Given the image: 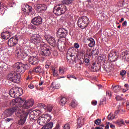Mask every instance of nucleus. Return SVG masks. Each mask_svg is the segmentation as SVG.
I'll return each mask as SVG.
<instances>
[{
    "instance_id": "1",
    "label": "nucleus",
    "mask_w": 129,
    "mask_h": 129,
    "mask_svg": "<svg viewBox=\"0 0 129 129\" xmlns=\"http://www.w3.org/2000/svg\"><path fill=\"white\" fill-rule=\"evenodd\" d=\"M12 101L13 102L18 103V107L20 108L21 110H23V108H24V109H29V108H30V107H32V106L34 105V103H35V101L33 99L26 101V99L21 97L14 99Z\"/></svg>"
},
{
    "instance_id": "2",
    "label": "nucleus",
    "mask_w": 129,
    "mask_h": 129,
    "mask_svg": "<svg viewBox=\"0 0 129 129\" xmlns=\"http://www.w3.org/2000/svg\"><path fill=\"white\" fill-rule=\"evenodd\" d=\"M40 53L45 57H50L52 54V47L49 45L45 44L42 42L40 44Z\"/></svg>"
},
{
    "instance_id": "3",
    "label": "nucleus",
    "mask_w": 129,
    "mask_h": 129,
    "mask_svg": "<svg viewBox=\"0 0 129 129\" xmlns=\"http://www.w3.org/2000/svg\"><path fill=\"white\" fill-rule=\"evenodd\" d=\"M16 115L20 119L17 121V124L19 125H24L27 120V117L29 115V112H25L23 110L18 111V113H16Z\"/></svg>"
},
{
    "instance_id": "4",
    "label": "nucleus",
    "mask_w": 129,
    "mask_h": 129,
    "mask_svg": "<svg viewBox=\"0 0 129 129\" xmlns=\"http://www.w3.org/2000/svg\"><path fill=\"white\" fill-rule=\"evenodd\" d=\"M67 11V7L65 5L61 4H57L53 8V13L56 16H61V15L64 14Z\"/></svg>"
},
{
    "instance_id": "5",
    "label": "nucleus",
    "mask_w": 129,
    "mask_h": 129,
    "mask_svg": "<svg viewBox=\"0 0 129 129\" xmlns=\"http://www.w3.org/2000/svg\"><path fill=\"white\" fill-rule=\"evenodd\" d=\"M12 104L13 105H15V106L6 110L5 112V114H6L7 116L13 115L14 112H15V113H18L19 111H21V109H20L19 105H18L19 103L13 102L12 101Z\"/></svg>"
},
{
    "instance_id": "6",
    "label": "nucleus",
    "mask_w": 129,
    "mask_h": 129,
    "mask_svg": "<svg viewBox=\"0 0 129 129\" xmlns=\"http://www.w3.org/2000/svg\"><path fill=\"white\" fill-rule=\"evenodd\" d=\"M7 79L14 83H20L21 82V75L16 72H12L7 76Z\"/></svg>"
},
{
    "instance_id": "7",
    "label": "nucleus",
    "mask_w": 129,
    "mask_h": 129,
    "mask_svg": "<svg viewBox=\"0 0 129 129\" xmlns=\"http://www.w3.org/2000/svg\"><path fill=\"white\" fill-rule=\"evenodd\" d=\"M29 64H25L22 62H17L14 66L15 70H16L17 72H18L19 74H20V73H24L25 70L29 69Z\"/></svg>"
},
{
    "instance_id": "8",
    "label": "nucleus",
    "mask_w": 129,
    "mask_h": 129,
    "mask_svg": "<svg viewBox=\"0 0 129 129\" xmlns=\"http://www.w3.org/2000/svg\"><path fill=\"white\" fill-rule=\"evenodd\" d=\"M78 26L81 29H85L89 24V19L86 16L80 17L78 20Z\"/></svg>"
},
{
    "instance_id": "9",
    "label": "nucleus",
    "mask_w": 129,
    "mask_h": 129,
    "mask_svg": "<svg viewBox=\"0 0 129 129\" xmlns=\"http://www.w3.org/2000/svg\"><path fill=\"white\" fill-rule=\"evenodd\" d=\"M51 115L49 114H45L39 117L37 120V123L40 125H44L51 120Z\"/></svg>"
},
{
    "instance_id": "10",
    "label": "nucleus",
    "mask_w": 129,
    "mask_h": 129,
    "mask_svg": "<svg viewBox=\"0 0 129 129\" xmlns=\"http://www.w3.org/2000/svg\"><path fill=\"white\" fill-rule=\"evenodd\" d=\"M68 35V30L64 28H59L57 31L56 36L59 39H65Z\"/></svg>"
},
{
    "instance_id": "11",
    "label": "nucleus",
    "mask_w": 129,
    "mask_h": 129,
    "mask_svg": "<svg viewBox=\"0 0 129 129\" xmlns=\"http://www.w3.org/2000/svg\"><path fill=\"white\" fill-rule=\"evenodd\" d=\"M31 42L37 45L39 43H41V38L40 35H39V32H36V34H33L31 37Z\"/></svg>"
},
{
    "instance_id": "12",
    "label": "nucleus",
    "mask_w": 129,
    "mask_h": 129,
    "mask_svg": "<svg viewBox=\"0 0 129 129\" xmlns=\"http://www.w3.org/2000/svg\"><path fill=\"white\" fill-rule=\"evenodd\" d=\"M118 58V55H116V52L114 51H111L108 54V60L110 62H115Z\"/></svg>"
},
{
    "instance_id": "13",
    "label": "nucleus",
    "mask_w": 129,
    "mask_h": 129,
    "mask_svg": "<svg viewBox=\"0 0 129 129\" xmlns=\"http://www.w3.org/2000/svg\"><path fill=\"white\" fill-rule=\"evenodd\" d=\"M16 55L18 58V59H22L23 58H26L27 57L25 55V53H24V49L23 47L18 48H16V50L15 51Z\"/></svg>"
},
{
    "instance_id": "14",
    "label": "nucleus",
    "mask_w": 129,
    "mask_h": 129,
    "mask_svg": "<svg viewBox=\"0 0 129 129\" xmlns=\"http://www.w3.org/2000/svg\"><path fill=\"white\" fill-rule=\"evenodd\" d=\"M31 23L33 25H34V26H40V25H42V23H43V19H42L41 17L37 16L32 19Z\"/></svg>"
},
{
    "instance_id": "15",
    "label": "nucleus",
    "mask_w": 129,
    "mask_h": 129,
    "mask_svg": "<svg viewBox=\"0 0 129 129\" xmlns=\"http://www.w3.org/2000/svg\"><path fill=\"white\" fill-rule=\"evenodd\" d=\"M41 113V111L38 109H35L33 111H32L30 114L29 116L31 119H33V120H37V119H36V117L37 116H38V115H40Z\"/></svg>"
},
{
    "instance_id": "16",
    "label": "nucleus",
    "mask_w": 129,
    "mask_h": 129,
    "mask_svg": "<svg viewBox=\"0 0 129 129\" xmlns=\"http://www.w3.org/2000/svg\"><path fill=\"white\" fill-rule=\"evenodd\" d=\"M45 39L49 45H51V46H52L53 47L56 46L57 41L55 38L52 36H48L47 37H45Z\"/></svg>"
},
{
    "instance_id": "17",
    "label": "nucleus",
    "mask_w": 129,
    "mask_h": 129,
    "mask_svg": "<svg viewBox=\"0 0 129 129\" xmlns=\"http://www.w3.org/2000/svg\"><path fill=\"white\" fill-rule=\"evenodd\" d=\"M38 106L39 107H43L44 109L48 111V112H51L52 110H53V106L52 105H47L46 106L43 103H39L38 104Z\"/></svg>"
},
{
    "instance_id": "18",
    "label": "nucleus",
    "mask_w": 129,
    "mask_h": 129,
    "mask_svg": "<svg viewBox=\"0 0 129 129\" xmlns=\"http://www.w3.org/2000/svg\"><path fill=\"white\" fill-rule=\"evenodd\" d=\"M19 39H18V37H15V38H11L8 40V45L10 47H13V46H15L18 44V41Z\"/></svg>"
},
{
    "instance_id": "19",
    "label": "nucleus",
    "mask_w": 129,
    "mask_h": 129,
    "mask_svg": "<svg viewBox=\"0 0 129 129\" xmlns=\"http://www.w3.org/2000/svg\"><path fill=\"white\" fill-rule=\"evenodd\" d=\"M28 60L31 65H38L39 64V59L36 57L30 56Z\"/></svg>"
},
{
    "instance_id": "20",
    "label": "nucleus",
    "mask_w": 129,
    "mask_h": 129,
    "mask_svg": "<svg viewBox=\"0 0 129 129\" xmlns=\"http://www.w3.org/2000/svg\"><path fill=\"white\" fill-rule=\"evenodd\" d=\"M18 88H13L11 89L9 92V94L11 97L15 98L17 96V93L19 92Z\"/></svg>"
},
{
    "instance_id": "21",
    "label": "nucleus",
    "mask_w": 129,
    "mask_h": 129,
    "mask_svg": "<svg viewBox=\"0 0 129 129\" xmlns=\"http://www.w3.org/2000/svg\"><path fill=\"white\" fill-rule=\"evenodd\" d=\"M22 11L23 12H26L27 10L28 11L29 14L30 15H33L34 14V9L32 7V6H30L29 5H26L25 6V8H22Z\"/></svg>"
},
{
    "instance_id": "22",
    "label": "nucleus",
    "mask_w": 129,
    "mask_h": 129,
    "mask_svg": "<svg viewBox=\"0 0 129 129\" xmlns=\"http://www.w3.org/2000/svg\"><path fill=\"white\" fill-rule=\"evenodd\" d=\"M75 52H76V50L74 49V48L70 47L68 50L67 55L70 57H73L75 56Z\"/></svg>"
},
{
    "instance_id": "23",
    "label": "nucleus",
    "mask_w": 129,
    "mask_h": 129,
    "mask_svg": "<svg viewBox=\"0 0 129 129\" xmlns=\"http://www.w3.org/2000/svg\"><path fill=\"white\" fill-rule=\"evenodd\" d=\"M1 37L2 39H4V40H8L11 37V33L9 31L2 32L1 33Z\"/></svg>"
},
{
    "instance_id": "24",
    "label": "nucleus",
    "mask_w": 129,
    "mask_h": 129,
    "mask_svg": "<svg viewBox=\"0 0 129 129\" xmlns=\"http://www.w3.org/2000/svg\"><path fill=\"white\" fill-rule=\"evenodd\" d=\"M87 41H90L89 43L88 44L89 47L92 48L95 45V41L92 38H87Z\"/></svg>"
},
{
    "instance_id": "25",
    "label": "nucleus",
    "mask_w": 129,
    "mask_h": 129,
    "mask_svg": "<svg viewBox=\"0 0 129 129\" xmlns=\"http://www.w3.org/2000/svg\"><path fill=\"white\" fill-rule=\"evenodd\" d=\"M54 123L53 122H50L48 123L45 126H43L41 129H52Z\"/></svg>"
},
{
    "instance_id": "26",
    "label": "nucleus",
    "mask_w": 129,
    "mask_h": 129,
    "mask_svg": "<svg viewBox=\"0 0 129 129\" xmlns=\"http://www.w3.org/2000/svg\"><path fill=\"white\" fill-rule=\"evenodd\" d=\"M75 0H63L61 3L62 5H66V6H69L73 3Z\"/></svg>"
},
{
    "instance_id": "27",
    "label": "nucleus",
    "mask_w": 129,
    "mask_h": 129,
    "mask_svg": "<svg viewBox=\"0 0 129 129\" xmlns=\"http://www.w3.org/2000/svg\"><path fill=\"white\" fill-rule=\"evenodd\" d=\"M116 124L119 125V126H122V125H125V123L122 119H120L116 122Z\"/></svg>"
},
{
    "instance_id": "28",
    "label": "nucleus",
    "mask_w": 129,
    "mask_h": 129,
    "mask_svg": "<svg viewBox=\"0 0 129 129\" xmlns=\"http://www.w3.org/2000/svg\"><path fill=\"white\" fill-rule=\"evenodd\" d=\"M122 55L124 59H129V51H125L122 52Z\"/></svg>"
},
{
    "instance_id": "29",
    "label": "nucleus",
    "mask_w": 129,
    "mask_h": 129,
    "mask_svg": "<svg viewBox=\"0 0 129 129\" xmlns=\"http://www.w3.org/2000/svg\"><path fill=\"white\" fill-rule=\"evenodd\" d=\"M99 54V51L98 49L93 48L92 51L91 52V55H94V56H96V55H98Z\"/></svg>"
},
{
    "instance_id": "30",
    "label": "nucleus",
    "mask_w": 129,
    "mask_h": 129,
    "mask_svg": "<svg viewBox=\"0 0 129 129\" xmlns=\"http://www.w3.org/2000/svg\"><path fill=\"white\" fill-rule=\"evenodd\" d=\"M23 49V53L24 55L27 57V54L28 52H30V47L28 46L24 47Z\"/></svg>"
},
{
    "instance_id": "31",
    "label": "nucleus",
    "mask_w": 129,
    "mask_h": 129,
    "mask_svg": "<svg viewBox=\"0 0 129 129\" xmlns=\"http://www.w3.org/2000/svg\"><path fill=\"white\" fill-rule=\"evenodd\" d=\"M66 102H67V99H66L65 97H63L60 99V105L63 106L66 104Z\"/></svg>"
},
{
    "instance_id": "32",
    "label": "nucleus",
    "mask_w": 129,
    "mask_h": 129,
    "mask_svg": "<svg viewBox=\"0 0 129 129\" xmlns=\"http://www.w3.org/2000/svg\"><path fill=\"white\" fill-rule=\"evenodd\" d=\"M51 86L53 87V88H55L56 89H58L60 88V85L59 84H56V82H53L51 84Z\"/></svg>"
},
{
    "instance_id": "33",
    "label": "nucleus",
    "mask_w": 129,
    "mask_h": 129,
    "mask_svg": "<svg viewBox=\"0 0 129 129\" xmlns=\"http://www.w3.org/2000/svg\"><path fill=\"white\" fill-rule=\"evenodd\" d=\"M120 88H121L120 86H115L114 87H113V91H114V92L116 93V92H118V91L120 90Z\"/></svg>"
},
{
    "instance_id": "34",
    "label": "nucleus",
    "mask_w": 129,
    "mask_h": 129,
    "mask_svg": "<svg viewBox=\"0 0 129 129\" xmlns=\"http://www.w3.org/2000/svg\"><path fill=\"white\" fill-rule=\"evenodd\" d=\"M41 67L38 66L36 68H34V71L35 72V73H40L41 72Z\"/></svg>"
},
{
    "instance_id": "35",
    "label": "nucleus",
    "mask_w": 129,
    "mask_h": 129,
    "mask_svg": "<svg viewBox=\"0 0 129 129\" xmlns=\"http://www.w3.org/2000/svg\"><path fill=\"white\" fill-rule=\"evenodd\" d=\"M65 72L64 71V69L62 67H60L59 68V74L60 75H64Z\"/></svg>"
},
{
    "instance_id": "36",
    "label": "nucleus",
    "mask_w": 129,
    "mask_h": 129,
    "mask_svg": "<svg viewBox=\"0 0 129 129\" xmlns=\"http://www.w3.org/2000/svg\"><path fill=\"white\" fill-rule=\"evenodd\" d=\"M36 10L38 12V13H41L42 12V8L41 7V4L37 5L36 7Z\"/></svg>"
},
{
    "instance_id": "37",
    "label": "nucleus",
    "mask_w": 129,
    "mask_h": 129,
    "mask_svg": "<svg viewBox=\"0 0 129 129\" xmlns=\"http://www.w3.org/2000/svg\"><path fill=\"white\" fill-rule=\"evenodd\" d=\"M108 119L110 120V119H114L115 118V115H113L112 113H110L107 116Z\"/></svg>"
},
{
    "instance_id": "38",
    "label": "nucleus",
    "mask_w": 129,
    "mask_h": 129,
    "mask_svg": "<svg viewBox=\"0 0 129 129\" xmlns=\"http://www.w3.org/2000/svg\"><path fill=\"white\" fill-rule=\"evenodd\" d=\"M84 61L85 62V65H86V66H88L89 65H90V62H89L90 61V59H89V58H84Z\"/></svg>"
},
{
    "instance_id": "39",
    "label": "nucleus",
    "mask_w": 129,
    "mask_h": 129,
    "mask_svg": "<svg viewBox=\"0 0 129 129\" xmlns=\"http://www.w3.org/2000/svg\"><path fill=\"white\" fill-rule=\"evenodd\" d=\"M94 124L96 125H100V123L101 122V120L99 118H98L94 121Z\"/></svg>"
},
{
    "instance_id": "40",
    "label": "nucleus",
    "mask_w": 129,
    "mask_h": 129,
    "mask_svg": "<svg viewBox=\"0 0 129 129\" xmlns=\"http://www.w3.org/2000/svg\"><path fill=\"white\" fill-rule=\"evenodd\" d=\"M70 105L72 107H76V106H77V102H76L74 100H73L71 103Z\"/></svg>"
},
{
    "instance_id": "41",
    "label": "nucleus",
    "mask_w": 129,
    "mask_h": 129,
    "mask_svg": "<svg viewBox=\"0 0 129 129\" xmlns=\"http://www.w3.org/2000/svg\"><path fill=\"white\" fill-rule=\"evenodd\" d=\"M126 74V71L125 70H121L120 72V75L122 76V77H124L125 76V75Z\"/></svg>"
},
{
    "instance_id": "42",
    "label": "nucleus",
    "mask_w": 129,
    "mask_h": 129,
    "mask_svg": "<svg viewBox=\"0 0 129 129\" xmlns=\"http://www.w3.org/2000/svg\"><path fill=\"white\" fill-rule=\"evenodd\" d=\"M40 6L42 12H44V11H46V10H47V5L45 4H40Z\"/></svg>"
},
{
    "instance_id": "43",
    "label": "nucleus",
    "mask_w": 129,
    "mask_h": 129,
    "mask_svg": "<svg viewBox=\"0 0 129 129\" xmlns=\"http://www.w3.org/2000/svg\"><path fill=\"white\" fill-rule=\"evenodd\" d=\"M63 129H70V124L69 123L65 124L63 126Z\"/></svg>"
},
{
    "instance_id": "44",
    "label": "nucleus",
    "mask_w": 129,
    "mask_h": 129,
    "mask_svg": "<svg viewBox=\"0 0 129 129\" xmlns=\"http://www.w3.org/2000/svg\"><path fill=\"white\" fill-rule=\"evenodd\" d=\"M115 98L117 101H119L122 100V99H123V98H122V97H120V96H117L115 97Z\"/></svg>"
},
{
    "instance_id": "45",
    "label": "nucleus",
    "mask_w": 129,
    "mask_h": 129,
    "mask_svg": "<svg viewBox=\"0 0 129 129\" xmlns=\"http://www.w3.org/2000/svg\"><path fill=\"white\" fill-rule=\"evenodd\" d=\"M74 47L76 48V49H78L80 46L79 45V44L78 43H75L74 44Z\"/></svg>"
},
{
    "instance_id": "46",
    "label": "nucleus",
    "mask_w": 129,
    "mask_h": 129,
    "mask_svg": "<svg viewBox=\"0 0 129 129\" xmlns=\"http://www.w3.org/2000/svg\"><path fill=\"white\" fill-rule=\"evenodd\" d=\"M106 94L110 97L111 96V92H110V91H107L106 92Z\"/></svg>"
},
{
    "instance_id": "47",
    "label": "nucleus",
    "mask_w": 129,
    "mask_h": 129,
    "mask_svg": "<svg viewBox=\"0 0 129 129\" xmlns=\"http://www.w3.org/2000/svg\"><path fill=\"white\" fill-rule=\"evenodd\" d=\"M53 71V74L54 76H58V74H57V73H56V70H55V69H53L52 70Z\"/></svg>"
},
{
    "instance_id": "48",
    "label": "nucleus",
    "mask_w": 129,
    "mask_h": 129,
    "mask_svg": "<svg viewBox=\"0 0 129 129\" xmlns=\"http://www.w3.org/2000/svg\"><path fill=\"white\" fill-rule=\"evenodd\" d=\"M95 67H96V63L94 62L92 64V66H91V68H92V70L93 71Z\"/></svg>"
},
{
    "instance_id": "49",
    "label": "nucleus",
    "mask_w": 129,
    "mask_h": 129,
    "mask_svg": "<svg viewBox=\"0 0 129 129\" xmlns=\"http://www.w3.org/2000/svg\"><path fill=\"white\" fill-rule=\"evenodd\" d=\"M99 70V68L97 67V66H96V67L94 68V70H93V72H96V71H98Z\"/></svg>"
},
{
    "instance_id": "50",
    "label": "nucleus",
    "mask_w": 129,
    "mask_h": 129,
    "mask_svg": "<svg viewBox=\"0 0 129 129\" xmlns=\"http://www.w3.org/2000/svg\"><path fill=\"white\" fill-rule=\"evenodd\" d=\"M92 105L95 106L97 104V101H92L91 102Z\"/></svg>"
},
{
    "instance_id": "51",
    "label": "nucleus",
    "mask_w": 129,
    "mask_h": 129,
    "mask_svg": "<svg viewBox=\"0 0 129 129\" xmlns=\"http://www.w3.org/2000/svg\"><path fill=\"white\" fill-rule=\"evenodd\" d=\"M126 104V109L129 110V101H127Z\"/></svg>"
},
{
    "instance_id": "52",
    "label": "nucleus",
    "mask_w": 129,
    "mask_h": 129,
    "mask_svg": "<svg viewBox=\"0 0 129 129\" xmlns=\"http://www.w3.org/2000/svg\"><path fill=\"white\" fill-rule=\"evenodd\" d=\"M53 129H60V124H59V123L56 124L55 127Z\"/></svg>"
},
{
    "instance_id": "53",
    "label": "nucleus",
    "mask_w": 129,
    "mask_h": 129,
    "mask_svg": "<svg viewBox=\"0 0 129 129\" xmlns=\"http://www.w3.org/2000/svg\"><path fill=\"white\" fill-rule=\"evenodd\" d=\"M127 24V22H126V21H124V22L122 23V26H123V27H126V25Z\"/></svg>"
},
{
    "instance_id": "54",
    "label": "nucleus",
    "mask_w": 129,
    "mask_h": 129,
    "mask_svg": "<svg viewBox=\"0 0 129 129\" xmlns=\"http://www.w3.org/2000/svg\"><path fill=\"white\" fill-rule=\"evenodd\" d=\"M34 72H35V71H34V69H33V70H31L29 71V74H30V75H32V74H33Z\"/></svg>"
},
{
    "instance_id": "55",
    "label": "nucleus",
    "mask_w": 129,
    "mask_h": 129,
    "mask_svg": "<svg viewBox=\"0 0 129 129\" xmlns=\"http://www.w3.org/2000/svg\"><path fill=\"white\" fill-rule=\"evenodd\" d=\"M28 87L30 89H33V88H34L35 87V86H34V85H28Z\"/></svg>"
},
{
    "instance_id": "56",
    "label": "nucleus",
    "mask_w": 129,
    "mask_h": 129,
    "mask_svg": "<svg viewBox=\"0 0 129 129\" xmlns=\"http://www.w3.org/2000/svg\"><path fill=\"white\" fill-rule=\"evenodd\" d=\"M124 86L125 88H126V89H127V90H128L129 87H128V85L127 84H125Z\"/></svg>"
},
{
    "instance_id": "57",
    "label": "nucleus",
    "mask_w": 129,
    "mask_h": 129,
    "mask_svg": "<svg viewBox=\"0 0 129 129\" xmlns=\"http://www.w3.org/2000/svg\"><path fill=\"white\" fill-rule=\"evenodd\" d=\"M33 52H34V51H33V50L32 49H29V52H28V53L29 54H33Z\"/></svg>"
},
{
    "instance_id": "58",
    "label": "nucleus",
    "mask_w": 129,
    "mask_h": 129,
    "mask_svg": "<svg viewBox=\"0 0 129 129\" xmlns=\"http://www.w3.org/2000/svg\"><path fill=\"white\" fill-rule=\"evenodd\" d=\"M118 113V111H116L114 112V114H113V115H115V117H116V115H117Z\"/></svg>"
},
{
    "instance_id": "59",
    "label": "nucleus",
    "mask_w": 129,
    "mask_h": 129,
    "mask_svg": "<svg viewBox=\"0 0 129 129\" xmlns=\"http://www.w3.org/2000/svg\"><path fill=\"white\" fill-rule=\"evenodd\" d=\"M43 84H44V82H43V81L39 82V85L40 86H41V85H43Z\"/></svg>"
},
{
    "instance_id": "60",
    "label": "nucleus",
    "mask_w": 129,
    "mask_h": 129,
    "mask_svg": "<svg viewBox=\"0 0 129 129\" xmlns=\"http://www.w3.org/2000/svg\"><path fill=\"white\" fill-rule=\"evenodd\" d=\"M11 120H12V118H7L5 119V121H7L8 122H9V121H11Z\"/></svg>"
},
{
    "instance_id": "61",
    "label": "nucleus",
    "mask_w": 129,
    "mask_h": 129,
    "mask_svg": "<svg viewBox=\"0 0 129 129\" xmlns=\"http://www.w3.org/2000/svg\"><path fill=\"white\" fill-rule=\"evenodd\" d=\"M127 90H127V89H123L122 90V92H123V93H124V92H126V91H127Z\"/></svg>"
},
{
    "instance_id": "62",
    "label": "nucleus",
    "mask_w": 129,
    "mask_h": 129,
    "mask_svg": "<svg viewBox=\"0 0 129 129\" xmlns=\"http://www.w3.org/2000/svg\"><path fill=\"white\" fill-rule=\"evenodd\" d=\"M67 78H68V79H70V80H71V79H70V78H71V75H68L67 76Z\"/></svg>"
},
{
    "instance_id": "63",
    "label": "nucleus",
    "mask_w": 129,
    "mask_h": 129,
    "mask_svg": "<svg viewBox=\"0 0 129 129\" xmlns=\"http://www.w3.org/2000/svg\"><path fill=\"white\" fill-rule=\"evenodd\" d=\"M110 127H111V128H113V127H114V125L112 124H110Z\"/></svg>"
},
{
    "instance_id": "64",
    "label": "nucleus",
    "mask_w": 129,
    "mask_h": 129,
    "mask_svg": "<svg viewBox=\"0 0 129 129\" xmlns=\"http://www.w3.org/2000/svg\"><path fill=\"white\" fill-rule=\"evenodd\" d=\"M105 128V129H109V125H106Z\"/></svg>"
}]
</instances>
